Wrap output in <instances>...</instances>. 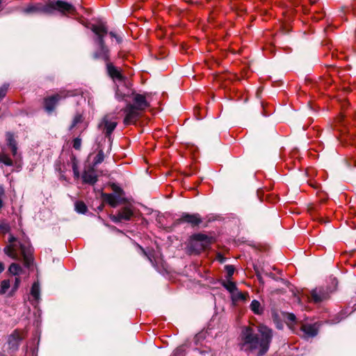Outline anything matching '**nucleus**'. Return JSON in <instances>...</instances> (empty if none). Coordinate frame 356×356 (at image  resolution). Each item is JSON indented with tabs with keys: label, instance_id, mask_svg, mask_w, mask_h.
Masks as SVG:
<instances>
[{
	"label": "nucleus",
	"instance_id": "obj_16",
	"mask_svg": "<svg viewBox=\"0 0 356 356\" xmlns=\"http://www.w3.org/2000/svg\"><path fill=\"white\" fill-rule=\"evenodd\" d=\"M104 201L108 203L112 207H116L120 202V198L116 195L112 193H103Z\"/></svg>",
	"mask_w": 356,
	"mask_h": 356
},
{
	"label": "nucleus",
	"instance_id": "obj_7",
	"mask_svg": "<svg viewBox=\"0 0 356 356\" xmlns=\"http://www.w3.org/2000/svg\"><path fill=\"white\" fill-rule=\"evenodd\" d=\"M332 291L323 287L316 288L311 292L312 301L315 303L321 302L330 298V294Z\"/></svg>",
	"mask_w": 356,
	"mask_h": 356
},
{
	"label": "nucleus",
	"instance_id": "obj_35",
	"mask_svg": "<svg viewBox=\"0 0 356 356\" xmlns=\"http://www.w3.org/2000/svg\"><path fill=\"white\" fill-rule=\"evenodd\" d=\"M296 319V316L293 314H287V320L291 322H295Z\"/></svg>",
	"mask_w": 356,
	"mask_h": 356
},
{
	"label": "nucleus",
	"instance_id": "obj_14",
	"mask_svg": "<svg viewBox=\"0 0 356 356\" xmlns=\"http://www.w3.org/2000/svg\"><path fill=\"white\" fill-rule=\"evenodd\" d=\"M179 220L180 222H187L193 226L198 225L202 222V219L197 213H184Z\"/></svg>",
	"mask_w": 356,
	"mask_h": 356
},
{
	"label": "nucleus",
	"instance_id": "obj_27",
	"mask_svg": "<svg viewBox=\"0 0 356 356\" xmlns=\"http://www.w3.org/2000/svg\"><path fill=\"white\" fill-rule=\"evenodd\" d=\"M0 163L6 165L11 166L13 165L12 159L6 154H0Z\"/></svg>",
	"mask_w": 356,
	"mask_h": 356
},
{
	"label": "nucleus",
	"instance_id": "obj_3",
	"mask_svg": "<svg viewBox=\"0 0 356 356\" xmlns=\"http://www.w3.org/2000/svg\"><path fill=\"white\" fill-rule=\"evenodd\" d=\"M133 104L129 103L124 108L125 114L123 122L125 125L135 124L141 113L149 106L145 95L133 93Z\"/></svg>",
	"mask_w": 356,
	"mask_h": 356
},
{
	"label": "nucleus",
	"instance_id": "obj_28",
	"mask_svg": "<svg viewBox=\"0 0 356 356\" xmlns=\"http://www.w3.org/2000/svg\"><path fill=\"white\" fill-rule=\"evenodd\" d=\"M72 168L74 178L76 179H79L80 177V173H79V170L78 165H77V161H76V159H74V158L72 159Z\"/></svg>",
	"mask_w": 356,
	"mask_h": 356
},
{
	"label": "nucleus",
	"instance_id": "obj_38",
	"mask_svg": "<svg viewBox=\"0 0 356 356\" xmlns=\"http://www.w3.org/2000/svg\"><path fill=\"white\" fill-rule=\"evenodd\" d=\"M143 252L145 255H147L146 252L144 250H143Z\"/></svg>",
	"mask_w": 356,
	"mask_h": 356
},
{
	"label": "nucleus",
	"instance_id": "obj_1",
	"mask_svg": "<svg viewBox=\"0 0 356 356\" xmlns=\"http://www.w3.org/2000/svg\"><path fill=\"white\" fill-rule=\"evenodd\" d=\"M261 338L250 327H245L241 332L242 348L245 350H258L257 356H263L269 348L273 337L272 330L264 325L258 327Z\"/></svg>",
	"mask_w": 356,
	"mask_h": 356
},
{
	"label": "nucleus",
	"instance_id": "obj_32",
	"mask_svg": "<svg viewBox=\"0 0 356 356\" xmlns=\"http://www.w3.org/2000/svg\"><path fill=\"white\" fill-rule=\"evenodd\" d=\"M81 147V139L79 138H76L73 140V147L75 149H80Z\"/></svg>",
	"mask_w": 356,
	"mask_h": 356
},
{
	"label": "nucleus",
	"instance_id": "obj_39",
	"mask_svg": "<svg viewBox=\"0 0 356 356\" xmlns=\"http://www.w3.org/2000/svg\"><path fill=\"white\" fill-rule=\"evenodd\" d=\"M2 1H3L2 0H0V5L2 3Z\"/></svg>",
	"mask_w": 356,
	"mask_h": 356
},
{
	"label": "nucleus",
	"instance_id": "obj_33",
	"mask_svg": "<svg viewBox=\"0 0 356 356\" xmlns=\"http://www.w3.org/2000/svg\"><path fill=\"white\" fill-rule=\"evenodd\" d=\"M109 35H111V37L115 38L118 43L121 42V41H122L121 38L120 36H118V35H116L114 32H113V31L109 32Z\"/></svg>",
	"mask_w": 356,
	"mask_h": 356
},
{
	"label": "nucleus",
	"instance_id": "obj_9",
	"mask_svg": "<svg viewBox=\"0 0 356 356\" xmlns=\"http://www.w3.org/2000/svg\"><path fill=\"white\" fill-rule=\"evenodd\" d=\"M67 96V94H64L63 92H61L60 94H56L53 96L48 97L44 99V106L45 110L48 112H52L56 104L62 98H65Z\"/></svg>",
	"mask_w": 356,
	"mask_h": 356
},
{
	"label": "nucleus",
	"instance_id": "obj_36",
	"mask_svg": "<svg viewBox=\"0 0 356 356\" xmlns=\"http://www.w3.org/2000/svg\"><path fill=\"white\" fill-rule=\"evenodd\" d=\"M116 97L119 99H122L124 98V96H122L120 94V92L119 90H118L116 91Z\"/></svg>",
	"mask_w": 356,
	"mask_h": 356
},
{
	"label": "nucleus",
	"instance_id": "obj_29",
	"mask_svg": "<svg viewBox=\"0 0 356 356\" xmlns=\"http://www.w3.org/2000/svg\"><path fill=\"white\" fill-rule=\"evenodd\" d=\"M227 272V276L225 280H232V275L234 273V268L232 265H227L225 267Z\"/></svg>",
	"mask_w": 356,
	"mask_h": 356
},
{
	"label": "nucleus",
	"instance_id": "obj_20",
	"mask_svg": "<svg viewBox=\"0 0 356 356\" xmlns=\"http://www.w3.org/2000/svg\"><path fill=\"white\" fill-rule=\"evenodd\" d=\"M222 284L230 293V295L237 289L236 283L232 280H225L222 281Z\"/></svg>",
	"mask_w": 356,
	"mask_h": 356
},
{
	"label": "nucleus",
	"instance_id": "obj_34",
	"mask_svg": "<svg viewBox=\"0 0 356 356\" xmlns=\"http://www.w3.org/2000/svg\"><path fill=\"white\" fill-rule=\"evenodd\" d=\"M4 195V189L2 186H0V209L3 207L2 197Z\"/></svg>",
	"mask_w": 356,
	"mask_h": 356
},
{
	"label": "nucleus",
	"instance_id": "obj_24",
	"mask_svg": "<svg viewBox=\"0 0 356 356\" xmlns=\"http://www.w3.org/2000/svg\"><path fill=\"white\" fill-rule=\"evenodd\" d=\"M10 288V280H3L0 284V295H3L7 293L8 289Z\"/></svg>",
	"mask_w": 356,
	"mask_h": 356
},
{
	"label": "nucleus",
	"instance_id": "obj_22",
	"mask_svg": "<svg viewBox=\"0 0 356 356\" xmlns=\"http://www.w3.org/2000/svg\"><path fill=\"white\" fill-rule=\"evenodd\" d=\"M8 271L13 275H19L22 273L23 269L19 264L13 263L9 266Z\"/></svg>",
	"mask_w": 356,
	"mask_h": 356
},
{
	"label": "nucleus",
	"instance_id": "obj_12",
	"mask_svg": "<svg viewBox=\"0 0 356 356\" xmlns=\"http://www.w3.org/2000/svg\"><path fill=\"white\" fill-rule=\"evenodd\" d=\"M22 340V337L20 333L17 331H15L8 337V343L9 349L12 350L13 351L17 350Z\"/></svg>",
	"mask_w": 356,
	"mask_h": 356
},
{
	"label": "nucleus",
	"instance_id": "obj_30",
	"mask_svg": "<svg viewBox=\"0 0 356 356\" xmlns=\"http://www.w3.org/2000/svg\"><path fill=\"white\" fill-rule=\"evenodd\" d=\"M82 121V115L79 113H77L74 117L72 124L71 125L70 129L74 128L78 123L81 122Z\"/></svg>",
	"mask_w": 356,
	"mask_h": 356
},
{
	"label": "nucleus",
	"instance_id": "obj_17",
	"mask_svg": "<svg viewBox=\"0 0 356 356\" xmlns=\"http://www.w3.org/2000/svg\"><path fill=\"white\" fill-rule=\"evenodd\" d=\"M248 298L249 294L248 292L243 293L238 291V288L231 294L232 300L234 304L239 301H246Z\"/></svg>",
	"mask_w": 356,
	"mask_h": 356
},
{
	"label": "nucleus",
	"instance_id": "obj_19",
	"mask_svg": "<svg viewBox=\"0 0 356 356\" xmlns=\"http://www.w3.org/2000/svg\"><path fill=\"white\" fill-rule=\"evenodd\" d=\"M250 309L255 314H261L263 313V308L261 306L260 302L257 300H253L250 305Z\"/></svg>",
	"mask_w": 356,
	"mask_h": 356
},
{
	"label": "nucleus",
	"instance_id": "obj_23",
	"mask_svg": "<svg viewBox=\"0 0 356 356\" xmlns=\"http://www.w3.org/2000/svg\"><path fill=\"white\" fill-rule=\"evenodd\" d=\"M75 211L77 213L84 214L88 211V207L83 201H77L75 202Z\"/></svg>",
	"mask_w": 356,
	"mask_h": 356
},
{
	"label": "nucleus",
	"instance_id": "obj_8",
	"mask_svg": "<svg viewBox=\"0 0 356 356\" xmlns=\"http://www.w3.org/2000/svg\"><path fill=\"white\" fill-rule=\"evenodd\" d=\"M134 215L133 210L131 207L127 206L123 207L115 215L111 216V219L114 222H120L122 220H129Z\"/></svg>",
	"mask_w": 356,
	"mask_h": 356
},
{
	"label": "nucleus",
	"instance_id": "obj_2",
	"mask_svg": "<svg viewBox=\"0 0 356 356\" xmlns=\"http://www.w3.org/2000/svg\"><path fill=\"white\" fill-rule=\"evenodd\" d=\"M55 11H58L62 15L67 16L76 14L74 6L63 1H49L45 3L29 4L22 9V12L27 15L38 13L51 15Z\"/></svg>",
	"mask_w": 356,
	"mask_h": 356
},
{
	"label": "nucleus",
	"instance_id": "obj_11",
	"mask_svg": "<svg viewBox=\"0 0 356 356\" xmlns=\"http://www.w3.org/2000/svg\"><path fill=\"white\" fill-rule=\"evenodd\" d=\"M83 182L90 185H94L98 180L97 175L95 170V167L92 166L85 170L82 175Z\"/></svg>",
	"mask_w": 356,
	"mask_h": 356
},
{
	"label": "nucleus",
	"instance_id": "obj_6",
	"mask_svg": "<svg viewBox=\"0 0 356 356\" xmlns=\"http://www.w3.org/2000/svg\"><path fill=\"white\" fill-rule=\"evenodd\" d=\"M211 238L203 234H196L192 236L191 248L198 254L209 248L211 244Z\"/></svg>",
	"mask_w": 356,
	"mask_h": 356
},
{
	"label": "nucleus",
	"instance_id": "obj_26",
	"mask_svg": "<svg viewBox=\"0 0 356 356\" xmlns=\"http://www.w3.org/2000/svg\"><path fill=\"white\" fill-rule=\"evenodd\" d=\"M20 282H21L20 278L19 277H16L15 278L14 284L13 285L11 290L9 291L10 296H12L15 294V293L17 291V290L18 289V288L19 286Z\"/></svg>",
	"mask_w": 356,
	"mask_h": 356
},
{
	"label": "nucleus",
	"instance_id": "obj_4",
	"mask_svg": "<svg viewBox=\"0 0 356 356\" xmlns=\"http://www.w3.org/2000/svg\"><path fill=\"white\" fill-rule=\"evenodd\" d=\"M9 244L4 248L5 253L13 259H19V254L23 257L24 265L29 266L32 261V250L28 243H22L15 237L10 235L8 239Z\"/></svg>",
	"mask_w": 356,
	"mask_h": 356
},
{
	"label": "nucleus",
	"instance_id": "obj_15",
	"mask_svg": "<svg viewBox=\"0 0 356 356\" xmlns=\"http://www.w3.org/2000/svg\"><path fill=\"white\" fill-rule=\"evenodd\" d=\"M106 69L108 75L113 79L118 81H122L123 79V76L122 75L120 70L115 67L111 63H106Z\"/></svg>",
	"mask_w": 356,
	"mask_h": 356
},
{
	"label": "nucleus",
	"instance_id": "obj_18",
	"mask_svg": "<svg viewBox=\"0 0 356 356\" xmlns=\"http://www.w3.org/2000/svg\"><path fill=\"white\" fill-rule=\"evenodd\" d=\"M6 141L8 145L11 148L12 154L14 156L17 154V143L15 140L14 136L13 134L8 132L6 134Z\"/></svg>",
	"mask_w": 356,
	"mask_h": 356
},
{
	"label": "nucleus",
	"instance_id": "obj_25",
	"mask_svg": "<svg viewBox=\"0 0 356 356\" xmlns=\"http://www.w3.org/2000/svg\"><path fill=\"white\" fill-rule=\"evenodd\" d=\"M104 159V154L103 150H99L96 155V156L94 158L93 164L92 166L95 167L96 165L101 163Z\"/></svg>",
	"mask_w": 356,
	"mask_h": 356
},
{
	"label": "nucleus",
	"instance_id": "obj_37",
	"mask_svg": "<svg viewBox=\"0 0 356 356\" xmlns=\"http://www.w3.org/2000/svg\"><path fill=\"white\" fill-rule=\"evenodd\" d=\"M4 270V265L3 263L0 262V273H1Z\"/></svg>",
	"mask_w": 356,
	"mask_h": 356
},
{
	"label": "nucleus",
	"instance_id": "obj_10",
	"mask_svg": "<svg viewBox=\"0 0 356 356\" xmlns=\"http://www.w3.org/2000/svg\"><path fill=\"white\" fill-rule=\"evenodd\" d=\"M116 126L117 122L115 120H110L107 116L104 118L99 124V129L105 132L106 136L109 139L111 138V134L115 129Z\"/></svg>",
	"mask_w": 356,
	"mask_h": 356
},
{
	"label": "nucleus",
	"instance_id": "obj_31",
	"mask_svg": "<svg viewBox=\"0 0 356 356\" xmlns=\"http://www.w3.org/2000/svg\"><path fill=\"white\" fill-rule=\"evenodd\" d=\"M8 88V85H3L0 88V101L6 96Z\"/></svg>",
	"mask_w": 356,
	"mask_h": 356
},
{
	"label": "nucleus",
	"instance_id": "obj_21",
	"mask_svg": "<svg viewBox=\"0 0 356 356\" xmlns=\"http://www.w3.org/2000/svg\"><path fill=\"white\" fill-rule=\"evenodd\" d=\"M31 294L34 298L35 302H38L40 300V286L38 282H34L31 289Z\"/></svg>",
	"mask_w": 356,
	"mask_h": 356
},
{
	"label": "nucleus",
	"instance_id": "obj_13",
	"mask_svg": "<svg viewBox=\"0 0 356 356\" xmlns=\"http://www.w3.org/2000/svg\"><path fill=\"white\" fill-rule=\"evenodd\" d=\"M303 332V337L305 338L314 337L318 334V327L314 324H302L300 327Z\"/></svg>",
	"mask_w": 356,
	"mask_h": 356
},
{
	"label": "nucleus",
	"instance_id": "obj_5",
	"mask_svg": "<svg viewBox=\"0 0 356 356\" xmlns=\"http://www.w3.org/2000/svg\"><path fill=\"white\" fill-rule=\"evenodd\" d=\"M92 31L97 35L96 42L99 44V49L97 50L93 56L96 59H102L106 63H109V50L105 44L104 37L108 33V29L103 23L92 24Z\"/></svg>",
	"mask_w": 356,
	"mask_h": 356
}]
</instances>
